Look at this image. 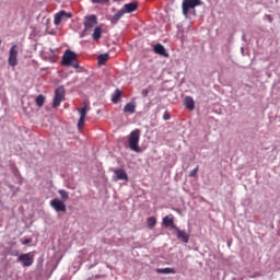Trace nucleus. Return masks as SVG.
<instances>
[{
    "mask_svg": "<svg viewBox=\"0 0 280 280\" xmlns=\"http://www.w3.org/2000/svg\"><path fill=\"white\" fill-rule=\"evenodd\" d=\"M97 24V15L92 14L84 18L83 25L85 30H91Z\"/></svg>",
    "mask_w": 280,
    "mask_h": 280,
    "instance_id": "1a4fd4ad",
    "label": "nucleus"
},
{
    "mask_svg": "<svg viewBox=\"0 0 280 280\" xmlns=\"http://www.w3.org/2000/svg\"><path fill=\"white\" fill-rule=\"evenodd\" d=\"M58 194L61 196V199L66 202V200H69V192L65 189H59Z\"/></svg>",
    "mask_w": 280,
    "mask_h": 280,
    "instance_id": "393cba45",
    "label": "nucleus"
},
{
    "mask_svg": "<svg viewBox=\"0 0 280 280\" xmlns=\"http://www.w3.org/2000/svg\"><path fill=\"white\" fill-rule=\"evenodd\" d=\"M153 51L159 56H164V58H170V54H167V51L165 50V46H163V44H156L153 47Z\"/></svg>",
    "mask_w": 280,
    "mask_h": 280,
    "instance_id": "ddd939ff",
    "label": "nucleus"
},
{
    "mask_svg": "<svg viewBox=\"0 0 280 280\" xmlns=\"http://www.w3.org/2000/svg\"><path fill=\"white\" fill-rule=\"evenodd\" d=\"M147 224L150 229H154V226H156V218L154 217L148 218Z\"/></svg>",
    "mask_w": 280,
    "mask_h": 280,
    "instance_id": "b1692460",
    "label": "nucleus"
},
{
    "mask_svg": "<svg viewBox=\"0 0 280 280\" xmlns=\"http://www.w3.org/2000/svg\"><path fill=\"white\" fill-rule=\"evenodd\" d=\"M9 67H16L19 65V46L12 45L9 50V58H8Z\"/></svg>",
    "mask_w": 280,
    "mask_h": 280,
    "instance_id": "39448f33",
    "label": "nucleus"
},
{
    "mask_svg": "<svg viewBox=\"0 0 280 280\" xmlns=\"http://www.w3.org/2000/svg\"><path fill=\"white\" fill-rule=\"evenodd\" d=\"M50 207L57 211V213H67V205H65V201L55 198L50 201Z\"/></svg>",
    "mask_w": 280,
    "mask_h": 280,
    "instance_id": "6e6552de",
    "label": "nucleus"
},
{
    "mask_svg": "<svg viewBox=\"0 0 280 280\" xmlns=\"http://www.w3.org/2000/svg\"><path fill=\"white\" fill-rule=\"evenodd\" d=\"M35 104L38 106V108H43V106H45V96L39 94L35 100Z\"/></svg>",
    "mask_w": 280,
    "mask_h": 280,
    "instance_id": "412c9836",
    "label": "nucleus"
},
{
    "mask_svg": "<svg viewBox=\"0 0 280 280\" xmlns=\"http://www.w3.org/2000/svg\"><path fill=\"white\" fill-rule=\"evenodd\" d=\"M177 235V240L184 242V244H189V234L185 230L178 229V226H173Z\"/></svg>",
    "mask_w": 280,
    "mask_h": 280,
    "instance_id": "9d476101",
    "label": "nucleus"
},
{
    "mask_svg": "<svg viewBox=\"0 0 280 280\" xmlns=\"http://www.w3.org/2000/svg\"><path fill=\"white\" fill-rule=\"evenodd\" d=\"M114 174V180H128V173L124 168L116 170Z\"/></svg>",
    "mask_w": 280,
    "mask_h": 280,
    "instance_id": "4468645a",
    "label": "nucleus"
},
{
    "mask_svg": "<svg viewBox=\"0 0 280 280\" xmlns=\"http://www.w3.org/2000/svg\"><path fill=\"white\" fill-rule=\"evenodd\" d=\"M110 56L108 54H102L98 56V65H106Z\"/></svg>",
    "mask_w": 280,
    "mask_h": 280,
    "instance_id": "5701e85b",
    "label": "nucleus"
},
{
    "mask_svg": "<svg viewBox=\"0 0 280 280\" xmlns=\"http://www.w3.org/2000/svg\"><path fill=\"white\" fill-rule=\"evenodd\" d=\"M171 115H170V112H166L164 115H163V119L165 120V121H170V119H171Z\"/></svg>",
    "mask_w": 280,
    "mask_h": 280,
    "instance_id": "cd10ccee",
    "label": "nucleus"
},
{
    "mask_svg": "<svg viewBox=\"0 0 280 280\" xmlns=\"http://www.w3.org/2000/svg\"><path fill=\"white\" fill-rule=\"evenodd\" d=\"M139 141H141V130L135 129L130 132L128 138L129 149L132 152H137V153L141 152V148L139 147Z\"/></svg>",
    "mask_w": 280,
    "mask_h": 280,
    "instance_id": "f03ea898",
    "label": "nucleus"
},
{
    "mask_svg": "<svg viewBox=\"0 0 280 280\" xmlns=\"http://www.w3.org/2000/svg\"><path fill=\"white\" fill-rule=\"evenodd\" d=\"M184 104L188 110H194L196 108V102L194 101V97L191 96H186L184 100Z\"/></svg>",
    "mask_w": 280,
    "mask_h": 280,
    "instance_id": "dca6fc26",
    "label": "nucleus"
},
{
    "mask_svg": "<svg viewBox=\"0 0 280 280\" xmlns=\"http://www.w3.org/2000/svg\"><path fill=\"white\" fill-rule=\"evenodd\" d=\"M65 95H66L65 86L61 85L56 89L54 101H52V108H58V106H60V104L65 102Z\"/></svg>",
    "mask_w": 280,
    "mask_h": 280,
    "instance_id": "423d86ee",
    "label": "nucleus"
},
{
    "mask_svg": "<svg viewBox=\"0 0 280 280\" xmlns=\"http://www.w3.org/2000/svg\"><path fill=\"white\" fill-rule=\"evenodd\" d=\"M92 38L94 40H100V38H102V26L95 27V30L92 34Z\"/></svg>",
    "mask_w": 280,
    "mask_h": 280,
    "instance_id": "aec40b11",
    "label": "nucleus"
},
{
    "mask_svg": "<svg viewBox=\"0 0 280 280\" xmlns=\"http://www.w3.org/2000/svg\"><path fill=\"white\" fill-rule=\"evenodd\" d=\"M138 8H139V2L133 1L130 3L124 4L121 9H122V12H125V14H132V12H137Z\"/></svg>",
    "mask_w": 280,
    "mask_h": 280,
    "instance_id": "9b49d317",
    "label": "nucleus"
},
{
    "mask_svg": "<svg viewBox=\"0 0 280 280\" xmlns=\"http://www.w3.org/2000/svg\"><path fill=\"white\" fill-rule=\"evenodd\" d=\"M61 65L63 67H73L74 69H79L80 66L78 65V54L70 49L66 50L62 56Z\"/></svg>",
    "mask_w": 280,
    "mask_h": 280,
    "instance_id": "f257e3e1",
    "label": "nucleus"
},
{
    "mask_svg": "<svg viewBox=\"0 0 280 280\" xmlns=\"http://www.w3.org/2000/svg\"><path fill=\"white\" fill-rule=\"evenodd\" d=\"M163 224L164 226H171L174 230V226H176V224H174V215L170 214L165 217L163 219Z\"/></svg>",
    "mask_w": 280,
    "mask_h": 280,
    "instance_id": "a211bd4d",
    "label": "nucleus"
},
{
    "mask_svg": "<svg viewBox=\"0 0 280 280\" xmlns=\"http://www.w3.org/2000/svg\"><path fill=\"white\" fill-rule=\"evenodd\" d=\"M18 261H20V264H22L24 268H30V266L34 264V254L32 253L21 254L18 257Z\"/></svg>",
    "mask_w": 280,
    "mask_h": 280,
    "instance_id": "0eeeda50",
    "label": "nucleus"
},
{
    "mask_svg": "<svg viewBox=\"0 0 280 280\" xmlns=\"http://www.w3.org/2000/svg\"><path fill=\"white\" fill-rule=\"evenodd\" d=\"M198 5H202L201 0H184L182 4L184 16H189V12H191V10H196Z\"/></svg>",
    "mask_w": 280,
    "mask_h": 280,
    "instance_id": "7ed1b4c3",
    "label": "nucleus"
},
{
    "mask_svg": "<svg viewBox=\"0 0 280 280\" xmlns=\"http://www.w3.org/2000/svg\"><path fill=\"white\" fill-rule=\"evenodd\" d=\"M156 272H159L160 275H176V270H174V268H162V269H156Z\"/></svg>",
    "mask_w": 280,
    "mask_h": 280,
    "instance_id": "6ab92c4d",
    "label": "nucleus"
},
{
    "mask_svg": "<svg viewBox=\"0 0 280 280\" xmlns=\"http://www.w3.org/2000/svg\"><path fill=\"white\" fill-rule=\"evenodd\" d=\"M149 93H150V91L148 89H144L141 91L142 97H148Z\"/></svg>",
    "mask_w": 280,
    "mask_h": 280,
    "instance_id": "c85d7f7f",
    "label": "nucleus"
},
{
    "mask_svg": "<svg viewBox=\"0 0 280 280\" xmlns=\"http://www.w3.org/2000/svg\"><path fill=\"white\" fill-rule=\"evenodd\" d=\"M65 16L67 19H71V13H67L65 10L59 11L58 13L55 14V20H54V24L55 25H60L62 23V19H65Z\"/></svg>",
    "mask_w": 280,
    "mask_h": 280,
    "instance_id": "f8f14e48",
    "label": "nucleus"
},
{
    "mask_svg": "<svg viewBox=\"0 0 280 280\" xmlns=\"http://www.w3.org/2000/svg\"><path fill=\"white\" fill-rule=\"evenodd\" d=\"M198 170H199V166H197L196 168H194L190 173H189V176L191 178H196V176H198Z\"/></svg>",
    "mask_w": 280,
    "mask_h": 280,
    "instance_id": "a878e982",
    "label": "nucleus"
},
{
    "mask_svg": "<svg viewBox=\"0 0 280 280\" xmlns=\"http://www.w3.org/2000/svg\"><path fill=\"white\" fill-rule=\"evenodd\" d=\"M125 11L122 9H120L119 11H117L110 19V22L115 25L117 23H119V21L124 18Z\"/></svg>",
    "mask_w": 280,
    "mask_h": 280,
    "instance_id": "2eb2a0df",
    "label": "nucleus"
},
{
    "mask_svg": "<svg viewBox=\"0 0 280 280\" xmlns=\"http://www.w3.org/2000/svg\"><path fill=\"white\" fill-rule=\"evenodd\" d=\"M31 242H32V240L26 238V240L23 242V244H24V245H27V244H30Z\"/></svg>",
    "mask_w": 280,
    "mask_h": 280,
    "instance_id": "c756f323",
    "label": "nucleus"
},
{
    "mask_svg": "<svg viewBox=\"0 0 280 280\" xmlns=\"http://www.w3.org/2000/svg\"><path fill=\"white\" fill-rule=\"evenodd\" d=\"M119 100H121V91L119 89H117L114 93V95L112 96V102L113 104H117L119 102Z\"/></svg>",
    "mask_w": 280,
    "mask_h": 280,
    "instance_id": "4be33fe9",
    "label": "nucleus"
},
{
    "mask_svg": "<svg viewBox=\"0 0 280 280\" xmlns=\"http://www.w3.org/2000/svg\"><path fill=\"white\" fill-rule=\"evenodd\" d=\"M90 107L86 102H83V107L77 108V113H79L80 118L78 121V130H82L84 128V124L86 121V113H89Z\"/></svg>",
    "mask_w": 280,
    "mask_h": 280,
    "instance_id": "20e7f679",
    "label": "nucleus"
},
{
    "mask_svg": "<svg viewBox=\"0 0 280 280\" xmlns=\"http://www.w3.org/2000/svg\"><path fill=\"white\" fill-rule=\"evenodd\" d=\"M92 3H98L100 5H104L105 3H108L110 0H91Z\"/></svg>",
    "mask_w": 280,
    "mask_h": 280,
    "instance_id": "bb28decb",
    "label": "nucleus"
},
{
    "mask_svg": "<svg viewBox=\"0 0 280 280\" xmlns=\"http://www.w3.org/2000/svg\"><path fill=\"white\" fill-rule=\"evenodd\" d=\"M137 110V105L135 103H127L124 107V113H129L130 115H135Z\"/></svg>",
    "mask_w": 280,
    "mask_h": 280,
    "instance_id": "f3484780",
    "label": "nucleus"
}]
</instances>
